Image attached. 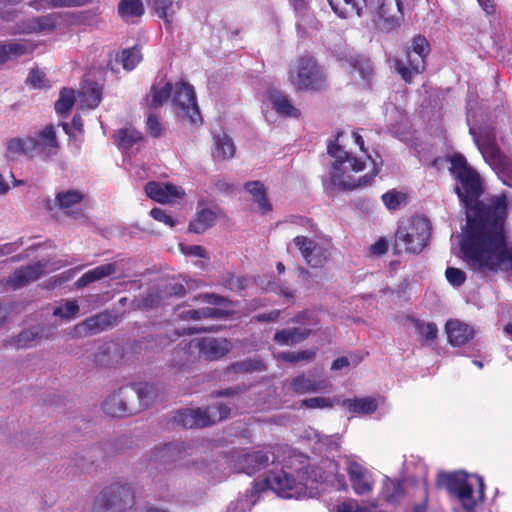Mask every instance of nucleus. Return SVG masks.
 I'll return each mask as SVG.
<instances>
[{
    "label": "nucleus",
    "mask_w": 512,
    "mask_h": 512,
    "mask_svg": "<svg viewBox=\"0 0 512 512\" xmlns=\"http://www.w3.org/2000/svg\"><path fill=\"white\" fill-rule=\"evenodd\" d=\"M244 189L249 192L253 201L258 205V209L262 214L271 212L273 207L267 197L265 185L260 181H248L244 184Z\"/></svg>",
    "instance_id": "29"
},
{
    "label": "nucleus",
    "mask_w": 512,
    "mask_h": 512,
    "mask_svg": "<svg viewBox=\"0 0 512 512\" xmlns=\"http://www.w3.org/2000/svg\"><path fill=\"white\" fill-rule=\"evenodd\" d=\"M430 50V44L425 36L417 35L412 38L411 45L407 47V65L400 59L394 60V69L405 83H411L415 75L425 71Z\"/></svg>",
    "instance_id": "6"
},
{
    "label": "nucleus",
    "mask_w": 512,
    "mask_h": 512,
    "mask_svg": "<svg viewBox=\"0 0 512 512\" xmlns=\"http://www.w3.org/2000/svg\"><path fill=\"white\" fill-rule=\"evenodd\" d=\"M445 330L452 346H463L474 337V329L458 319L448 320Z\"/></svg>",
    "instance_id": "21"
},
{
    "label": "nucleus",
    "mask_w": 512,
    "mask_h": 512,
    "mask_svg": "<svg viewBox=\"0 0 512 512\" xmlns=\"http://www.w3.org/2000/svg\"><path fill=\"white\" fill-rule=\"evenodd\" d=\"M269 100L274 110L281 116L298 118L300 110L297 109L289 98L279 91H273L269 95Z\"/></svg>",
    "instance_id": "31"
},
{
    "label": "nucleus",
    "mask_w": 512,
    "mask_h": 512,
    "mask_svg": "<svg viewBox=\"0 0 512 512\" xmlns=\"http://www.w3.org/2000/svg\"><path fill=\"white\" fill-rule=\"evenodd\" d=\"M172 105L178 118L186 120L190 124L202 122L194 88L187 82H176L173 87Z\"/></svg>",
    "instance_id": "9"
},
{
    "label": "nucleus",
    "mask_w": 512,
    "mask_h": 512,
    "mask_svg": "<svg viewBox=\"0 0 512 512\" xmlns=\"http://www.w3.org/2000/svg\"><path fill=\"white\" fill-rule=\"evenodd\" d=\"M26 139L14 138L8 142V151L11 153L22 152L23 154L31 157V151H28L26 146Z\"/></svg>",
    "instance_id": "61"
},
{
    "label": "nucleus",
    "mask_w": 512,
    "mask_h": 512,
    "mask_svg": "<svg viewBox=\"0 0 512 512\" xmlns=\"http://www.w3.org/2000/svg\"><path fill=\"white\" fill-rule=\"evenodd\" d=\"M342 405L348 409L349 412L355 414H371L377 410L378 404L372 397L345 399Z\"/></svg>",
    "instance_id": "38"
},
{
    "label": "nucleus",
    "mask_w": 512,
    "mask_h": 512,
    "mask_svg": "<svg viewBox=\"0 0 512 512\" xmlns=\"http://www.w3.org/2000/svg\"><path fill=\"white\" fill-rule=\"evenodd\" d=\"M338 133L334 141H331L327 146V151L330 156L335 158L332 165V170L329 177V185L339 191H352L354 189L368 186L372 183L373 179L378 175L379 168L374 165L371 172L354 179L350 174L346 173L345 164L348 163L353 172H361L365 169V162L361 159L354 157L351 153L343 150L337 143Z\"/></svg>",
    "instance_id": "2"
},
{
    "label": "nucleus",
    "mask_w": 512,
    "mask_h": 512,
    "mask_svg": "<svg viewBox=\"0 0 512 512\" xmlns=\"http://www.w3.org/2000/svg\"><path fill=\"white\" fill-rule=\"evenodd\" d=\"M44 268L45 265L41 262L20 267L9 276L7 284L13 289L24 287L38 280L44 274Z\"/></svg>",
    "instance_id": "19"
},
{
    "label": "nucleus",
    "mask_w": 512,
    "mask_h": 512,
    "mask_svg": "<svg viewBox=\"0 0 512 512\" xmlns=\"http://www.w3.org/2000/svg\"><path fill=\"white\" fill-rule=\"evenodd\" d=\"M269 482L272 489L284 498L293 497L294 491L297 487V480L295 477L283 470L275 473L272 478L269 479Z\"/></svg>",
    "instance_id": "27"
},
{
    "label": "nucleus",
    "mask_w": 512,
    "mask_h": 512,
    "mask_svg": "<svg viewBox=\"0 0 512 512\" xmlns=\"http://www.w3.org/2000/svg\"><path fill=\"white\" fill-rule=\"evenodd\" d=\"M235 154V146L227 135L217 136L214 141L213 158L218 160L230 159Z\"/></svg>",
    "instance_id": "39"
},
{
    "label": "nucleus",
    "mask_w": 512,
    "mask_h": 512,
    "mask_svg": "<svg viewBox=\"0 0 512 512\" xmlns=\"http://www.w3.org/2000/svg\"><path fill=\"white\" fill-rule=\"evenodd\" d=\"M172 7V0H155L154 2V9L156 14L164 20L167 27H170L172 23L171 17L174 12L172 11L169 13V11L172 10Z\"/></svg>",
    "instance_id": "49"
},
{
    "label": "nucleus",
    "mask_w": 512,
    "mask_h": 512,
    "mask_svg": "<svg viewBox=\"0 0 512 512\" xmlns=\"http://www.w3.org/2000/svg\"><path fill=\"white\" fill-rule=\"evenodd\" d=\"M332 10L340 17H346L348 13L361 16L363 9L368 6L366 0H327Z\"/></svg>",
    "instance_id": "32"
},
{
    "label": "nucleus",
    "mask_w": 512,
    "mask_h": 512,
    "mask_svg": "<svg viewBox=\"0 0 512 512\" xmlns=\"http://www.w3.org/2000/svg\"><path fill=\"white\" fill-rule=\"evenodd\" d=\"M102 100V92L101 88L95 86L91 88V90L85 94V103L89 108H96Z\"/></svg>",
    "instance_id": "57"
},
{
    "label": "nucleus",
    "mask_w": 512,
    "mask_h": 512,
    "mask_svg": "<svg viewBox=\"0 0 512 512\" xmlns=\"http://www.w3.org/2000/svg\"><path fill=\"white\" fill-rule=\"evenodd\" d=\"M145 193L152 200L159 203H169L177 198H182L185 192L182 188L171 183H159L150 181L145 185Z\"/></svg>",
    "instance_id": "17"
},
{
    "label": "nucleus",
    "mask_w": 512,
    "mask_h": 512,
    "mask_svg": "<svg viewBox=\"0 0 512 512\" xmlns=\"http://www.w3.org/2000/svg\"><path fill=\"white\" fill-rule=\"evenodd\" d=\"M311 335L309 327H291L278 330L273 337L280 346H293L305 341Z\"/></svg>",
    "instance_id": "23"
},
{
    "label": "nucleus",
    "mask_w": 512,
    "mask_h": 512,
    "mask_svg": "<svg viewBox=\"0 0 512 512\" xmlns=\"http://www.w3.org/2000/svg\"><path fill=\"white\" fill-rule=\"evenodd\" d=\"M405 195L397 191H389L382 195V201L389 210H397L400 208Z\"/></svg>",
    "instance_id": "52"
},
{
    "label": "nucleus",
    "mask_w": 512,
    "mask_h": 512,
    "mask_svg": "<svg viewBox=\"0 0 512 512\" xmlns=\"http://www.w3.org/2000/svg\"><path fill=\"white\" fill-rule=\"evenodd\" d=\"M195 300L214 306H222L229 303V300L226 297L215 293L199 294L195 297Z\"/></svg>",
    "instance_id": "56"
},
{
    "label": "nucleus",
    "mask_w": 512,
    "mask_h": 512,
    "mask_svg": "<svg viewBox=\"0 0 512 512\" xmlns=\"http://www.w3.org/2000/svg\"><path fill=\"white\" fill-rule=\"evenodd\" d=\"M431 235V226L427 218L412 217L398 226L393 245L394 254L404 250L410 254H418L427 246Z\"/></svg>",
    "instance_id": "3"
},
{
    "label": "nucleus",
    "mask_w": 512,
    "mask_h": 512,
    "mask_svg": "<svg viewBox=\"0 0 512 512\" xmlns=\"http://www.w3.org/2000/svg\"><path fill=\"white\" fill-rule=\"evenodd\" d=\"M173 92V85L167 82L163 87L158 88L153 85L150 90L151 100L149 106L152 108L161 107L171 97Z\"/></svg>",
    "instance_id": "43"
},
{
    "label": "nucleus",
    "mask_w": 512,
    "mask_h": 512,
    "mask_svg": "<svg viewBox=\"0 0 512 512\" xmlns=\"http://www.w3.org/2000/svg\"><path fill=\"white\" fill-rule=\"evenodd\" d=\"M75 93L73 89L63 88L59 99L55 102V110L58 114L68 113L75 104Z\"/></svg>",
    "instance_id": "45"
},
{
    "label": "nucleus",
    "mask_w": 512,
    "mask_h": 512,
    "mask_svg": "<svg viewBox=\"0 0 512 512\" xmlns=\"http://www.w3.org/2000/svg\"><path fill=\"white\" fill-rule=\"evenodd\" d=\"M244 189L249 192L253 201L258 205V209L262 214L271 212L273 207L267 197L265 185L260 181H248L244 184Z\"/></svg>",
    "instance_id": "30"
},
{
    "label": "nucleus",
    "mask_w": 512,
    "mask_h": 512,
    "mask_svg": "<svg viewBox=\"0 0 512 512\" xmlns=\"http://www.w3.org/2000/svg\"><path fill=\"white\" fill-rule=\"evenodd\" d=\"M141 60L142 54L140 49L137 46H134L116 53L114 60H109L108 67L112 71H115L117 64H121L125 70L131 71L140 63Z\"/></svg>",
    "instance_id": "26"
},
{
    "label": "nucleus",
    "mask_w": 512,
    "mask_h": 512,
    "mask_svg": "<svg viewBox=\"0 0 512 512\" xmlns=\"http://www.w3.org/2000/svg\"><path fill=\"white\" fill-rule=\"evenodd\" d=\"M112 325V316L107 313H99L88 317L83 322L74 327V333L77 336L93 335L101 332Z\"/></svg>",
    "instance_id": "22"
},
{
    "label": "nucleus",
    "mask_w": 512,
    "mask_h": 512,
    "mask_svg": "<svg viewBox=\"0 0 512 512\" xmlns=\"http://www.w3.org/2000/svg\"><path fill=\"white\" fill-rule=\"evenodd\" d=\"M117 272L116 263H107L101 266H97L91 270L85 272L75 282L77 288H83L90 283L109 277Z\"/></svg>",
    "instance_id": "28"
},
{
    "label": "nucleus",
    "mask_w": 512,
    "mask_h": 512,
    "mask_svg": "<svg viewBox=\"0 0 512 512\" xmlns=\"http://www.w3.org/2000/svg\"><path fill=\"white\" fill-rule=\"evenodd\" d=\"M145 12L141 0H120L118 14L125 22L133 23L135 18H140Z\"/></svg>",
    "instance_id": "36"
},
{
    "label": "nucleus",
    "mask_w": 512,
    "mask_h": 512,
    "mask_svg": "<svg viewBox=\"0 0 512 512\" xmlns=\"http://www.w3.org/2000/svg\"><path fill=\"white\" fill-rule=\"evenodd\" d=\"M147 131L153 138H160L163 134V126L156 114H149L147 117Z\"/></svg>",
    "instance_id": "55"
},
{
    "label": "nucleus",
    "mask_w": 512,
    "mask_h": 512,
    "mask_svg": "<svg viewBox=\"0 0 512 512\" xmlns=\"http://www.w3.org/2000/svg\"><path fill=\"white\" fill-rule=\"evenodd\" d=\"M330 252L327 248L317 245L315 250L306 258L305 262L311 268H322L329 260Z\"/></svg>",
    "instance_id": "47"
},
{
    "label": "nucleus",
    "mask_w": 512,
    "mask_h": 512,
    "mask_svg": "<svg viewBox=\"0 0 512 512\" xmlns=\"http://www.w3.org/2000/svg\"><path fill=\"white\" fill-rule=\"evenodd\" d=\"M26 143L28 151H31V158L43 156L45 160H48L59 149L55 127L52 124L46 125L36 137L26 138Z\"/></svg>",
    "instance_id": "13"
},
{
    "label": "nucleus",
    "mask_w": 512,
    "mask_h": 512,
    "mask_svg": "<svg viewBox=\"0 0 512 512\" xmlns=\"http://www.w3.org/2000/svg\"><path fill=\"white\" fill-rule=\"evenodd\" d=\"M150 216L156 221L163 222L170 228L175 226V220L172 218V216L167 214L166 211L161 208H153L150 211Z\"/></svg>",
    "instance_id": "58"
},
{
    "label": "nucleus",
    "mask_w": 512,
    "mask_h": 512,
    "mask_svg": "<svg viewBox=\"0 0 512 512\" xmlns=\"http://www.w3.org/2000/svg\"><path fill=\"white\" fill-rule=\"evenodd\" d=\"M113 138L118 147L128 150L143 139V134L134 127H125L118 129Z\"/></svg>",
    "instance_id": "35"
},
{
    "label": "nucleus",
    "mask_w": 512,
    "mask_h": 512,
    "mask_svg": "<svg viewBox=\"0 0 512 512\" xmlns=\"http://www.w3.org/2000/svg\"><path fill=\"white\" fill-rule=\"evenodd\" d=\"M52 334V327L36 326L32 329L23 330L21 333H19L14 339V344L17 348L31 347L37 340L48 339L52 336Z\"/></svg>",
    "instance_id": "24"
},
{
    "label": "nucleus",
    "mask_w": 512,
    "mask_h": 512,
    "mask_svg": "<svg viewBox=\"0 0 512 512\" xmlns=\"http://www.w3.org/2000/svg\"><path fill=\"white\" fill-rule=\"evenodd\" d=\"M333 400L325 397H312L301 401L300 406L308 409H323L333 407Z\"/></svg>",
    "instance_id": "54"
},
{
    "label": "nucleus",
    "mask_w": 512,
    "mask_h": 512,
    "mask_svg": "<svg viewBox=\"0 0 512 512\" xmlns=\"http://www.w3.org/2000/svg\"><path fill=\"white\" fill-rule=\"evenodd\" d=\"M317 352H318V348L313 347L311 349L300 350L297 352H290V351L281 352L278 354L277 357H278V359H280L284 362L290 363V364H295L300 361L311 362L316 358Z\"/></svg>",
    "instance_id": "42"
},
{
    "label": "nucleus",
    "mask_w": 512,
    "mask_h": 512,
    "mask_svg": "<svg viewBox=\"0 0 512 512\" xmlns=\"http://www.w3.org/2000/svg\"><path fill=\"white\" fill-rule=\"evenodd\" d=\"M294 245L301 253L304 260L310 257V254L315 250L317 243L306 236H296L293 239Z\"/></svg>",
    "instance_id": "51"
},
{
    "label": "nucleus",
    "mask_w": 512,
    "mask_h": 512,
    "mask_svg": "<svg viewBox=\"0 0 512 512\" xmlns=\"http://www.w3.org/2000/svg\"><path fill=\"white\" fill-rule=\"evenodd\" d=\"M231 409L225 404H216L207 408L182 409L173 417V421L184 428H204L226 419Z\"/></svg>",
    "instance_id": "7"
},
{
    "label": "nucleus",
    "mask_w": 512,
    "mask_h": 512,
    "mask_svg": "<svg viewBox=\"0 0 512 512\" xmlns=\"http://www.w3.org/2000/svg\"><path fill=\"white\" fill-rule=\"evenodd\" d=\"M223 284L225 287L232 291H239L245 288V279L240 277H235L233 275H228L224 281Z\"/></svg>",
    "instance_id": "64"
},
{
    "label": "nucleus",
    "mask_w": 512,
    "mask_h": 512,
    "mask_svg": "<svg viewBox=\"0 0 512 512\" xmlns=\"http://www.w3.org/2000/svg\"><path fill=\"white\" fill-rule=\"evenodd\" d=\"M195 347L206 360L216 361L230 352L232 344L226 338L208 336L196 339Z\"/></svg>",
    "instance_id": "16"
},
{
    "label": "nucleus",
    "mask_w": 512,
    "mask_h": 512,
    "mask_svg": "<svg viewBox=\"0 0 512 512\" xmlns=\"http://www.w3.org/2000/svg\"><path fill=\"white\" fill-rule=\"evenodd\" d=\"M475 142L485 160L497 170L503 184L512 187V161L501 152L494 131H481L475 136Z\"/></svg>",
    "instance_id": "5"
},
{
    "label": "nucleus",
    "mask_w": 512,
    "mask_h": 512,
    "mask_svg": "<svg viewBox=\"0 0 512 512\" xmlns=\"http://www.w3.org/2000/svg\"><path fill=\"white\" fill-rule=\"evenodd\" d=\"M369 8L377 27L384 32L396 29L404 17L401 0H371Z\"/></svg>",
    "instance_id": "11"
},
{
    "label": "nucleus",
    "mask_w": 512,
    "mask_h": 512,
    "mask_svg": "<svg viewBox=\"0 0 512 512\" xmlns=\"http://www.w3.org/2000/svg\"><path fill=\"white\" fill-rule=\"evenodd\" d=\"M181 345L182 343L173 351L171 367L179 372H187L193 364V355L190 351L191 343Z\"/></svg>",
    "instance_id": "33"
},
{
    "label": "nucleus",
    "mask_w": 512,
    "mask_h": 512,
    "mask_svg": "<svg viewBox=\"0 0 512 512\" xmlns=\"http://www.w3.org/2000/svg\"><path fill=\"white\" fill-rule=\"evenodd\" d=\"M27 81L35 88H43L45 84V73L38 69H32L29 72Z\"/></svg>",
    "instance_id": "62"
},
{
    "label": "nucleus",
    "mask_w": 512,
    "mask_h": 512,
    "mask_svg": "<svg viewBox=\"0 0 512 512\" xmlns=\"http://www.w3.org/2000/svg\"><path fill=\"white\" fill-rule=\"evenodd\" d=\"M290 389L297 395L315 393L325 388L323 382L315 381L305 374L294 377L290 382Z\"/></svg>",
    "instance_id": "34"
},
{
    "label": "nucleus",
    "mask_w": 512,
    "mask_h": 512,
    "mask_svg": "<svg viewBox=\"0 0 512 512\" xmlns=\"http://www.w3.org/2000/svg\"><path fill=\"white\" fill-rule=\"evenodd\" d=\"M404 494V487L401 481L387 479L382 488V498L388 503H398Z\"/></svg>",
    "instance_id": "40"
},
{
    "label": "nucleus",
    "mask_w": 512,
    "mask_h": 512,
    "mask_svg": "<svg viewBox=\"0 0 512 512\" xmlns=\"http://www.w3.org/2000/svg\"><path fill=\"white\" fill-rule=\"evenodd\" d=\"M79 311L77 300H67L64 306H58L53 310L54 316H59L64 319H71L76 316Z\"/></svg>",
    "instance_id": "50"
},
{
    "label": "nucleus",
    "mask_w": 512,
    "mask_h": 512,
    "mask_svg": "<svg viewBox=\"0 0 512 512\" xmlns=\"http://www.w3.org/2000/svg\"><path fill=\"white\" fill-rule=\"evenodd\" d=\"M216 220V214L207 208H204L196 213L195 218L189 223V232L202 234L211 228Z\"/></svg>",
    "instance_id": "37"
},
{
    "label": "nucleus",
    "mask_w": 512,
    "mask_h": 512,
    "mask_svg": "<svg viewBox=\"0 0 512 512\" xmlns=\"http://www.w3.org/2000/svg\"><path fill=\"white\" fill-rule=\"evenodd\" d=\"M132 402H138V405H135L137 409V413L142 409H145L149 406L150 402L156 396V389L153 384L150 383H138L134 384L131 387H127Z\"/></svg>",
    "instance_id": "25"
},
{
    "label": "nucleus",
    "mask_w": 512,
    "mask_h": 512,
    "mask_svg": "<svg viewBox=\"0 0 512 512\" xmlns=\"http://www.w3.org/2000/svg\"><path fill=\"white\" fill-rule=\"evenodd\" d=\"M289 81L294 89L301 91H320L326 85L324 73L317 61L309 55L299 57L290 67Z\"/></svg>",
    "instance_id": "4"
},
{
    "label": "nucleus",
    "mask_w": 512,
    "mask_h": 512,
    "mask_svg": "<svg viewBox=\"0 0 512 512\" xmlns=\"http://www.w3.org/2000/svg\"><path fill=\"white\" fill-rule=\"evenodd\" d=\"M181 452V447L178 444L168 443L155 451V458L164 463L173 462L180 458Z\"/></svg>",
    "instance_id": "46"
},
{
    "label": "nucleus",
    "mask_w": 512,
    "mask_h": 512,
    "mask_svg": "<svg viewBox=\"0 0 512 512\" xmlns=\"http://www.w3.org/2000/svg\"><path fill=\"white\" fill-rule=\"evenodd\" d=\"M59 25V17L52 13L23 20L19 25V33L33 34L52 32Z\"/></svg>",
    "instance_id": "20"
},
{
    "label": "nucleus",
    "mask_w": 512,
    "mask_h": 512,
    "mask_svg": "<svg viewBox=\"0 0 512 512\" xmlns=\"http://www.w3.org/2000/svg\"><path fill=\"white\" fill-rule=\"evenodd\" d=\"M40 1L45 2L48 5H50L52 7H56V8L79 7V6H83V5L91 2V0H40Z\"/></svg>",
    "instance_id": "59"
},
{
    "label": "nucleus",
    "mask_w": 512,
    "mask_h": 512,
    "mask_svg": "<svg viewBox=\"0 0 512 512\" xmlns=\"http://www.w3.org/2000/svg\"><path fill=\"white\" fill-rule=\"evenodd\" d=\"M103 411L112 417H125L137 413L127 387L108 396L102 404Z\"/></svg>",
    "instance_id": "14"
},
{
    "label": "nucleus",
    "mask_w": 512,
    "mask_h": 512,
    "mask_svg": "<svg viewBox=\"0 0 512 512\" xmlns=\"http://www.w3.org/2000/svg\"><path fill=\"white\" fill-rule=\"evenodd\" d=\"M202 319H221L227 316V312L217 307H205L199 309Z\"/></svg>",
    "instance_id": "60"
},
{
    "label": "nucleus",
    "mask_w": 512,
    "mask_h": 512,
    "mask_svg": "<svg viewBox=\"0 0 512 512\" xmlns=\"http://www.w3.org/2000/svg\"><path fill=\"white\" fill-rule=\"evenodd\" d=\"M228 371L234 373H250L254 371H265L266 365L260 358H247L228 366Z\"/></svg>",
    "instance_id": "41"
},
{
    "label": "nucleus",
    "mask_w": 512,
    "mask_h": 512,
    "mask_svg": "<svg viewBox=\"0 0 512 512\" xmlns=\"http://www.w3.org/2000/svg\"><path fill=\"white\" fill-rule=\"evenodd\" d=\"M436 485L455 496L466 512L474 511L477 503L473 495V486L465 477L456 473L441 472L437 476Z\"/></svg>",
    "instance_id": "10"
},
{
    "label": "nucleus",
    "mask_w": 512,
    "mask_h": 512,
    "mask_svg": "<svg viewBox=\"0 0 512 512\" xmlns=\"http://www.w3.org/2000/svg\"><path fill=\"white\" fill-rule=\"evenodd\" d=\"M352 488L357 495L369 494L374 485L370 472L356 461L349 463L347 468Z\"/></svg>",
    "instance_id": "18"
},
{
    "label": "nucleus",
    "mask_w": 512,
    "mask_h": 512,
    "mask_svg": "<svg viewBox=\"0 0 512 512\" xmlns=\"http://www.w3.org/2000/svg\"><path fill=\"white\" fill-rule=\"evenodd\" d=\"M445 277L447 281L454 287L463 285L466 281V273L455 267H448L445 271Z\"/></svg>",
    "instance_id": "53"
},
{
    "label": "nucleus",
    "mask_w": 512,
    "mask_h": 512,
    "mask_svg": "<svg viewBox=\"0 0 512 512\" xmlns=\"http://www.w3.org/2000/svg\"><path fill=\"white\" fill-rule=\"evenodd\" d=\"M113 354H118V348L114 344L105 343L99 346L94 355L93 362L98 367H108L113 361Z\"/></svg>",
    "instance_id": "44"
},
{
    "label": "nucleus",
    "mask_w": 512,
    "mask_h": 512,
    "mask_svg": "<svg viewBox=\"0 0 512 512\" xmlns=\"http://www.w3.org/2000/svg\"><path fill=\"white\" fill-rule=\"evenodd\" d=\"M414 326L417 332L427 341L432 342L438 337V328L434 322H424L422 320H414Z\"/></svg>",
    "instance_id": "48"
},
{
    "label": "nucleus",
    "mask_w": 512,
    "mask_h": 512,
    "mask_svg": "<svg viewBox=\"0 0 512 512\" xmlns=\"http://www.w3.org/2000/svg\"><path fill=\"white\" fill-rule=\"evenodd\" d=\"M6 53L8 56V59H10L11 56L19 57L22 56L27 52V47L25 44L20 42H13L9 44H5Z\"/></svg>",
    "instance_id": "63"
},
{
    "label": "nucleus",
    "mask_w": 512,
    "mask_h": 512,
    "mask_svg": "<svg viewBox=\"0 0 512 512\" xmlns=\"http://www.w3.org/2000/svg\"><path fill=\"white\" fill-rule=\"evenodd\" d=\"M449 162L451 174L461 185L455 187V192L467 209L466 226L460 241L464 262L481 276L512 271V246L507 243L504 231L506 197L499 196L491 204L480 201L482 184L479 174L460 153L449 157Z\"/></svg>",
    "instance_id": "1"
},
{
    "label": "nucleus",
    "mask_w": 512,
    "mask_h": 512,
    "mask_svg": "<svg viewBox=\"0 0 512 512\" xmlns=\"http://www.w3.org/2000/svg\"><path fill=\"white\" fill-rule=\"evenodd\" d=\"M85 195L77 189L65 190L58 192L55 195L53 203L48 201L46 208L52 211L53 208H57L66 216L78 217L82 216V209L78 206L83 202Z\"/></svg>",
    "instance_id": "15"
},
{
    "label": "nucleus",
    "mask_w": 512,
    "mask_h": 512,
    "mask_svg": "<svg viewBox=\"0 0 512 512\" xmlns=\"http://www.w3.org/2000/svg\"><path fill=\"white\" fill-rule=\"evenodd\" d=\"M234 468L248 475H253L261 469H264L271 462L275 461L273 447L265 446L261 450H255L247 453H235L233 456Z\"/></svg>",
    "instance_id": "12"
},
{
    "label": "nucleus",
    "mask_w": 512,
    "mask_h": 512,
    "mask_svg": "<svg viewBox=\"0 0 512 512\" xmlns=\"http://www.w3.org/2000/svg\"><path fill=\"white\" fill-rule=\"evenodd\" d=\"M135 502V495L127 484L115 483L101 491L93 505L94 512H125Z\"/></svg>",
    "instance_id": "8"
}]
</instances>
